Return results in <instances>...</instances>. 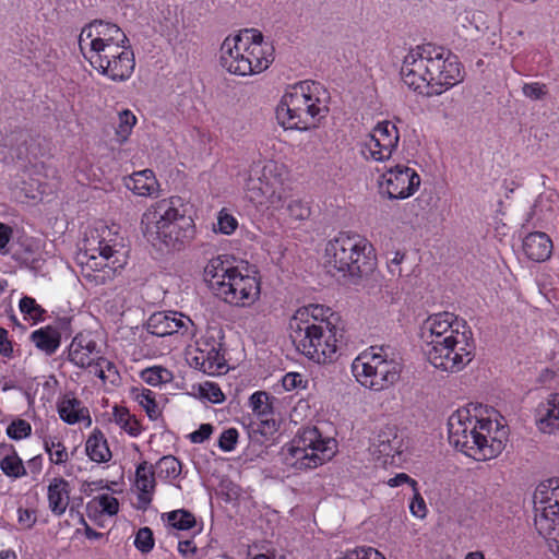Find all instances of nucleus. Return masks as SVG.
<instances>
[{
	"label": "nucleus",
	"instance_id": "e2e57ef3",
	"mask_svg": "<svg viewBox=\"0 0 559 559\" xmlns=\"http://www.w3.org/2000/svg\"><path fill=\"white\" fill-rule=\"evenodd\" d=\"M27 467L32 474L37 475L41 471L43 467V457L41 455H36L27 461Z\"/></svg>",
	"mask_w": 559,
	"mask_h": 559
},
{
	"label": "nucleus",
	"instance_id": "ea45409f",
	"mask_svg": "<svg viewBox=\"0 0 559 559\" xmlns=\"http://www.w3.org/2000/svg\"><path fill=\"white\" fill-rule=\"evenodd\" d=\"M139 404L145 409L150 419L155 420L159 416L158 406L155 402L153 392L151 390L143 389L135 396Z\"/></svg>",
	"mask_w": 559,
	"mask_h": 559
},
{
	"label": "nucleus",
	"instance_id": "de8ad7c7",
	"mask_svg": "<svg viewBox=\"0 0 559 559\" xmlns=\"http://www.w3.org/2000/svg\"><path fill=\"white\" fill-rule=\"evenodd\" d=\"M237 226V219L233 215L228 214L224 210L219 212L217 217V227L222 234L230 235L236 230Z\"/></svg>",
	"mask_w": 559,
	"mask_h": 559
},
{
	"label": "nucleus",
	"instance_id": "49530a36",
	"mask_svg": "<svg viewBox=\"0 0 559 559\" xmlns=\"http://www.w3.org/2000/svg\"><path fill=\"white\" fill-rule=\"evenodd\" d=\"M238 431L236 428H228L224 430L218 438V447L225 452H230L235 449L238 441Z\"/></svg>",
	"mask_w": 559,
	"mask_h": 559
},
{
	"label": "nucleus",
	"instance_id": "bf43d9fd",
	"mask_svg": "<svg viewBox=\"0 0 559 559\" xmlns=\"http://www.w3.org/2000/svg\"><path fill=\"white\" fill-rule=\"evenodd\" d=\"M198 551V547L193 539H185L178 542V552L183 556H193Z\"/></svg>",
	"mask_w": 559,
	"mask_h": 559
},
{
	"label": "nucleus",
	"instance_id": "e433bc0d",
	"mask_svg": "<svg viewBox=\"0 0 559 559\" xmlns=\"http://www.w3.org/2000/svg\"><path fill=\"white\" fill-rule=\"evenodd\" d=\"M69 360L80 368H87L94 359L83 350V343L74 337L69 349Z\"/></svg>",
	"mask_w": 559,
	"mask_h": 559
},
{
	"label": "nucleus",
	"instance_id": "680f3d73",
	"mask_svg": "<svg viewBox=\"0 0 559 559\" xmlns=\"http://www.w3.org/2000/svg\"><path fill=\"white\" fill-rule=\"evenodd\" d=\"M405 258V254L404 253H401L399 251H396L394 253V257L390 260V263H389V269H390V272L394 275V274H397V275H401V269H400V264L402 263V261L404 260Z\"/></svg>",
	"mask_w": 559,
	"mask_h": 559
},
{
	"label": "nucleus",
	"instance_id": "9d476101",
	"mask_svg": "<svg viewBox=\"0 0 559 559\" xmlns=\"http://www.w3.org/2000/svg\"><path fill=\"white\" fill-rule=\"evenodd\" d=\"M123 246L104 237L87 240V247L78 255L83 277L95 285L111 281L119 269L126 264Z\"/></svg>",
	"mask_w": 559,
	"mask_h": 559
},
{
	"label": "nucleus",
	"instance_id": "6e6552de",
	"mask_svg": "<svg viewBox=\"0 0 559 559\" xmlns=\"http://www.w3.org/2000/svg\"><path fill=\"white\" fill-rule=\"evenodd\" d=\"M399 354L390 345H373L352 362V372L365 388L379 392L394 385L401 376Z\"/></svg>",
	"mask_w": 559,
	"mask_h": 559
},
{
	"label": "nucleus",
	"instance_id": "4d7b16f0",
	"mask_svg": "<svg viewBox=\"0 0 559 559\" xmlns=\"http://www.w3.org/2000/svg\"><path fill=\"white\" fill-rule=\"evenodd\" d=\"M386 484L390 486V487H397L400 485H403V484H408L412 486L413 490L416 491V487H417V481L413 478H411L407 474L405 473H400V474H396L394 477L390 478Z\"/></svg>",
	"mask_w": 559,
	"mask_h": 559
},
{
	"label": "nucleus",
	"instance_id": "79ce46f5",
	"mask_svg": "<svg viewBox=\"0 0 559 559\" xmlns=\"http://www.w3.org/2000/svg\"><path fill=\"white\" fill-rule=\"evenodd\" d=\"M134 546L142 554H147L154 548V536L150 527H141L136 532Z\"/></svg>",
	"mask_w": 559,
	"mask_h": 559
},
{
	"label": "nucleus",
	"instance_id": "58836bf2",
	"mask_svg": "<svg viewBox=\"0 0 559 559\" xmlns=\"http://www.w3.org/2000/svg\"><path fill=\"white\" fill-rule=\"evenodd\" d=\"M20 310L34 322L43 321L46 310L32 297L24 296L20 300Z\"/></svg>",
	"mask_w": 559,
	"mask_h": 559
},
{
	"label": "nucleus",
	"instance_id": "7ed1b4c3",
	"mask_svg": "<svg viewBox=\"0 0 559 559\" xmlns=\"http://www.w3.org/2000/svg\"><path fill=\"white\" fill-rule=\"evenodd\" d=\"M142 231L159 250L179 251L193 239L195 226L180 197L162 199L142 215Z\"/></svg>",
	"mask_w": 559,
	"mask_h": 559
},
{
	"label": "nucleus",
	"instance_id": "2f4dec72",
	"mask_svg": "<svg viewBox=\"0 0 559 559\" xmlns=\"http://www.w3.org/2000/svg\"><path fill=\"white\" fill-rule=\"evenodd\" d=\"M167 523L179 531H188L195 526V516L188 510L178 509L165 514Z\"/></svg>",
	"mask_w": 559,
	"mask_h": 559
},
{
	"label": "nucleus",
	"instance_id": "5701e85b",
	"mask_svg": "<svg viewBox=\"0 0 559 559\" xmlns=\"http://www.w3.org/2000/svg\"><path fill=\"white\" fill-rule=\"evenodd\" d=\"M70 484L64 478L55 477L50 481L47 490L48 507L55 515L61 516L66 512L70 501Z\"/></svg>",
	"mask_w": 559,
	"mask_h": 559
},
{
	"label": "nucleus",
	"instance_id": "f03ea898",
	"mask_svg": "<svg viewBox=\"0 0 559 559\" xmlns=\"http://www.w3.org/2000/svg\"><path fill=\"white\" fill-rule=\"evenodd\" d=\"M401 76L409 88L427 96L440 95L463 80L457 57L432 44L417 46L404 57Z\"/></svg>",
	"mask_w": 559,
	"mask_h": 559
},
{
	"label": "nucleus",
	"instance_id": "1a4fd4ad",
	"mask_svg": "<svg viewBox=\"0 0 559 559\" xmlns=\"http://www.w3.org/2000/svg\"><path fill=\"white\" fill-rule=\"evenodd\" d=\"M371 246L359 235L338 234L325 247V267L335 276L341 273L362 276L373 269Z\"/></svg>",
	"mask_w": 559,
	"mask_h": 559
},
{
	"label": "nucleus",
	"instance_id": "603ef678",
	"mask_svg": "<svg viewBox=\"0 0 559 559\" xmlns=\"http://www.w3.org/2000/svg\"><path fill=\"white\" fill-rule=\"evenodd\" d=\"M214 427L211 424H202L198 430L189 435L192 443H203L213 433Z\"/></svg>",
	"mask_w": 559,
	"mask_h": 559
},
{
	"label": "nucleus",
	"instance_id": "a19ab883",
	"mask_svg": "<svg viewBox=\"0 0 559 559\" xmlns=\"http://www.w3.org/2000/svg\"><path fill=\"white\" fill-rule=\"evenodd\" d=\"M173 321V334L179 333L181 335L190 334L193 331V321L181 312L169 311Z\"/></svg>",
	"mask_w": 559,
	"mask_h": 559
},
{
	"label": "nucleus",
	"instance_id": "f257e3e1",
	"mask_svg": "<svg viewBox=\"0 0 559 559\" xmlns=\"http://www.w3.org/2000/svg\"><path fill=\"white\" fill-rule=\"evenodd\" d=\"M419 337L425 357L441 371L459 372L475 356L471 330L452 312L429 316L420 326Z\"/></svg>",
	"mask_w": 559,
	"mask_h": 559
},
{
	"label": "nucleus",
	"instance_id": "c9c22d12",
	"mask_svg": "<svg viewBox=\"0 0 559 559\" xmlns=\"http://www.w3.org/2000/svg\"><path fill=\"white\" fill-rule=\"evenodd\" d=\"M271 396L263 391L253 393L250 396V405L255 416H271L273 414V407L270 402Z\"/></svg>",
	"mask_w": 559,
	"mask_h": 559
},
{
	"label": "nucleus",
	"instance_id": "b1692460",
	"mask_svg": "<svg viewBox=\"0 0 559 559\" xmlns=\"http://www.w3.org/2000/svg\"><path fill=\"white\" fill-rule=\"evenodd\" d=\"M29 340L38 350L51 356L61 344V333L57 328L47 325L33 331Z\"/></svg>",
	"mask_w": 559,
	"mask_h": 559
},
{
	"label": "nucleus",
	"instance_id": "13d9d810",
	"mask_svg": "<svg viewBox=\"0 0 559 559\" xmlns=\"http://www.w3.org/2000/svg\"><path fill=\"white\" fill-rule=\"evenodd\" d=\"M13 354V347L11 342L8 340V331L0 328V355L3 357H11Z\"/></svg>",
	"mask_w": 559,
	"mask_h": 559
},
{
	"label": "nucleus",
	"instance_id": "37998d69",
	"mask_svg": "<svg viewBox=\"0 0 559 559\" xmlns=\"http://www.w3.org/2000/svg\"><path fill=\"white\" fill-rule=\"evenodd\" d=\"M32 432L31 424L24 419L13 420L7 428V435L14 440L28 437Z\"/></svg>",
	"mask_w": 559,
	"mask_h": 559
},
{
	"label": "nucleus",
	"instance_id": "c03bdc74",
	"mask_svg": "<svg viewBox=\"0 0 559 559\" xmlns=\"http://www.w3.org/2000/svg\"><path fill=\"white\" fill-rule=\"evenodd\" d=\"M523 95L532 100L543 99L548 94L547 85L539 82L525 83L522 87Z\"/></svg>",
	"mask_w": 559,
	"mask_h": 559
},
{
	"label": "nucleus",
	"instance_id": "72a5a7b5",
	"mask_svg": "<svg viewBox=\"0 0 559 559\" xmlns=\"http://www.w3.org/2000/svg\"><path fill=\"white\" fill-rule=\"evenodd\" d=\"M0 469L10 478H21L27 474L22 459L16 454L2 457L0 460Z\"/></svg>",
	"mask_w": 559,
	"mask_h": 559
},
{
	"label": "nucleus",
	"instance_id": "ddd939ff",
	"mask_svg": "<svg viewBox=\"0 0 559 559\" xmlns=\"http://www.w3.org/2000/svg\"><path fill=\"white\" fill-rule=\"evenodd\" d=\"M534 524L539 535H556L559 525V478H550L538 485L534 493Z\"/></svg>",
	"mask_w": 559,
	"mask_h": 559
},
{
	"label": "nucleus",
	"instance_id": "09e8293b",
	"mask_svg": "<svg viewBox=\"0 0 559 559\" xmlns=\"http://www.w3.org/2000/svg\"><path fill=\"white\" fill-rule=\"evenodd\" d=\"M100 507V511L108 515H116L119 511V501L117 498L107 493L100 495L95 498Z\"/></svg>",
	"mask_w": 559,
	"mask_h": 559
},
{
	"label": "nucleus",
	"instance_id": "0e129e2a",
	"mask_svg": "<svg viewBox=\"0 0 559 559\" xmlns=\"http://www.w3.org/2000/svg\"><path fill=\"white\" fill-rule=\"evenodd\" d=\"M209 400L213 403H221L224 400V394L217 385L211 384L209 393L206 394Z\"/></svg>",
	"mask_w": 559,
	"mask_h": 559
},
{
	"label": "nucleus",
	"instance_id": "a878e982",
	"mask_svg": "<svg viewBox=\"0 0 559 559\" xmlns=\"http://www.w3.org/2000/svg\"><path fill=\"white\" fill-rule=\"evenodd\" d=\"M126 186L133 193L141 197L155 195L159 188V183L151 169L134 173L126 180Z\"/></svg>",
	"mask_w": 559,
	"mask_h": 559
},
{
	"label": "nucleus",
	"instance_id": "0eeeda50",
	"mask_svg": "<svg viewBox=\"0 0 559 559\" xmlns=\"http://www.w3.org/2000/svg\"><path fill=\"white\" fill-rule=\"evenodd\" d=\"M203 276L210 290L229 305L251 306L260 296L259 280L241 274L226 255L212 258L204 267Z\"/></svg>",
	"mask_w": 559,
	"mask_h": 559
},
{
	"label": "nucleus",
	"instance_id": "338daca9",
	"mask_svg": "<svg viewBox=\"0 0 559 559\" xmlns=\"http://www.w3.org/2000/svg\"><path fill=\"white\" fill-rule=\"evenodd\" d=\"M16 454V451H15V448L10 444V443H5V442H2L0 443V456L1 459L2 457H9L11 455H14Z\"/></svg>",
	"mask_w": 559,
	"mask_h": 559
},
{
	"label": "nucleus",
	"instance_id": "4c0bfd02",
	"mask_svg": "<svg viewBox=\"0 0 559 559\" xmlns=\"http://www.w3.org/2000/svg\"><path fill=\"white\" fill-rule=\"evenodd\" d=\"M277 421L271 416H257V420L250 424V433L261 435L262 437L272 436L277 431Z\"/></svg>",
	"mask_w": 559,
	"mask_h": 559
},
{
	"label": "nucleus",
	"instance_id": "4468645a",
	"mask_svg": "<svg viewBox=\"0 0 559 559\" xmlns=\"http://www.w3.org/2000/svg\"><path fill=\"white\" fill-rule=\"evenodd\" d=\"M90 63L112 81L128 80L135 67L134 53L130 46H108L103 51L85 56Z\"/></svg>",
	"mask_w": 559,
	"mask_h": 559
},
{
	"label": "nucleus",
	"instance_id": "412c9836",
	"mask_svg": "<svg viewBox=\"0 0 559 559\" xmlns=\"http://www.w3.org/2000/svg\"><path fill=\"white\" fill-rule=\"evenodd\" d=\"M536 425L544 433H559V393L550 394L537 408Z\"/></svg>",
	"mask_w": 559,
	"mask_h": 559
},
{
	"label": "nucleus",
	"instance_id": "aec40b11",
	"mask_svg": "<svg viewBox=\"0 0 559 559\" xmlns=\"http://www.w3.org/2000/svg\"><path fill=\"white\" fill-rule=\"evenodd\" d=\"M338 317L332 311L331 308L322 305H308L299 308L295 314L290 318L289 324L299 325H323L329 326L336 325Z\"/></svg>",
	"mask_w": 559,
	"mask_h": 559
},
{
	"label": "nucleus",
	"instance_id": "4be33fe9",
	"mask_svg": "<svg viewBox=\"0 0 559 559\" xmlns=\"http://www.w3.org/2000/svg\"><path fill=\"white\" fill-rule=\"evenodd\" d=\"M523 251L525 255L535 262H544L551 257L552 241L543 231L530 233L523 239Z\"/></svg>",
	"mask_w": 559,
	"mask_h": 559
},
{
	"label": "nucleus",
	"instance_id": "f8f14e48",
	"mask_svg": "<svg viewBox=\"0 0 559 559\" xmlns=\"http://www.w3.org/2000/svg\"><path fill=\"white\" fill-rule=\"evenodd\" d=\"M288 453L296 460L290 463L296 468H316L332 459L335 453V441L322 439L317 427H307L293 439Z\"/></svg>",
	"mask_w": 559,
	"mask_h": 559
},
{
	"label": "nucleus",
	"instance_id": "20e7f679",
	"mask_svg": "<svg viewBox=\"0 0 559 559\" xmlns=\"http://www.w3.org/2000/svg\"><path fill=\"white\" fill-rule=\"evenodd\" d=\"M449 442L477 461H487L502 452L508 429L498 421L478 419L468 409H457L448 419Z\"/></svg>",
	"mask_w": 559,
	"mask_h": 559
},
{
	"label": "nucleus",
	"instance_id": "69168bd1",
	"mask_svg": "<svg viewBox=\"0 0 559 559\" xmlns=\"http://www.w3.org/2000/svg\"><path fill=\"white\" fill-rule=\"evenodd\" d=\"M87 368L90 369L91 373H93L94 376L98 377L100 380L104 381L105 370L103 368V364H100V357L93 360V362Z\"/></svg>",
	"mask_w": 559,
	"mask_h": 559
},
{
	"label": "nucleus",
	"instance_id": "6ab92c4d",
	"mask_svg": "<svg viewBox=\"0 0 559 559\" xmlns=\"http://www.w3.org/2000/svg\"><path fill=\"white\" fill-rule=\"evenodd\" d=\"M246 190L250 201L255 204H269L276 207L283 199L282 182L272 177L271 171H266V169L261 177H250Z\"/></svg>",
	"mask_w": 559,
	"mask_h": 559
},
{
	"label": "nucleus",
	"instance_id": "c85d7f7f",
	"mask_svg": "<svg viewBox=\"0 0 559 559\" xmlns=\"http://www.w3.org/2000/svg\"><path fill=\"white\" fill-rule=\"evenodd\" d=\"M173 321L170 319L169 311H158L150 316L146 329L147 332L156 336H168L173 335Z\"/></svg>",
	"mask_w": 559,
	"mask_h": 559
},
{
	"label": "nucleus",
	"instance_id": "423d86ee",
	"mask_svg": "<svg viewBox=\"0 0 559 559\" xmlns=\"http://www.w3.org/2000/svg\"><path fill=\"white\" fill-rule=\"evenodd\" d=\"M219 61L231 74L246 76L265 71L274 60L273 46L258 29H242L221 45Z\"/></svg>",
	"mask_w": 559,
	"mask_h": 559
},
{
	"label": "nucleus",
	"instance_id": "6e6d98bb",
	"mask_svg": "<svg viewBox=\"0 0 559 559\" xmlns=\"http://www.w3.org/2000/svg\"><path fill=\"white\" fill-rule=\"evenodd\" d=\"M302 383V376L297 372H289L283 377L282 384L286 391L297 389Z\"/></svg>",
	"mask_w": 559,
	"mask_h": 559
},
{
	"label": "nucleus",
	"instance_id": "f3484780",
	"mask_svg": "<svg viewBox=\"0 0 559 559\" xmlns=\"http://www.w3.org/2000/svg\"><path fill=\"white\" fill-rule=\"evenodd\" d=\"M399 141L397 127L389 120H383L378 122L368 134V140H366L361 152L367 159L384 162L390 159L399 145Z\"/></svg>",
	"mask_w": 559,
	"mask_h": 559
},
{
	"label": "nucleus",
	"instance_id": "2eb2a0df",
	"mask_svg": "<svg viewBox=\"0 0 559 559\" xmlns=\"http://www.w3.org/2000/svg\"><path fill=\"white\" fill-rule=\"evenodd\" d=\"M128 41L126 34L118 25L103 20H94L85 25L79 36V47L84 56L100 52L109 45L120 46Z\"/></svg>",
	"mask_w": 559,
	"mask_h": 559
},
{
	"label": "nucleus",
	"instance_id": "cd10ccee",
	"mask_svg": "<svg viewBox=\"0 0 559 559\" xmlns=\"http://www.w3.org/2000/svg\"><path fill=\"white\" fill-rule=\"evenodd\" d=\"M85 452L90 460L96 463H105L111 459L107 440L98 429H95L86 440Z\"/></svg>",
	"mask_w": 559,
	"mask_h": 559
},
{
	"label": "nucleus",
	"instance_id": "3c124183",
	"mask_svg": "<svg viewBox=\"0 0 559 559\" xmlns=\"http://www.w3.org/2000/svg\"><path fill=\"white\" fill-rule=\"evenodd\" d=\"M100 364H103V368L105 370L104 382L108 381L112 384L118 383L120 380V376L116 365L105 357H100Z\"/></svg>",
	"mask_w": 559,
	"mask_h": 559
},
{
	"label": "nucleus",
	"instance_id": "a211bd4d",
	"mask_svg": "<svg viewBox=\"0 0 559 559\" xmlns=\"http://www.w3.org/2000/svg\"><path fill=\"white\" fill-rule=\"evenodd\" d=\"M420 177L407 166L397 165L382 175L381 192L391 200L406 199L419 187Z\"/></svg>",
	"mask_w": 559,
	"mask_h": 559
},
{
	"label": "nucleus",
	"instance_id": "dca6fc26",
	"mask_svg": "<svg viewBox=\"0 0 559 559\" xmlns=\"http://www.w3.org/2000/svg\"><path fill=\"white\" fill-rule=\"evenodd\" d=\"M221 338L207 332L195 343L194 352H189L188 362L194 369L206 374H219L226 368V360L222 354Z\"/></svg>",
	"mask_w": 559,
	"mask_h": 559
},
{
	"label": "nucleus",
	"instance_id": "864d4df0",
	"mask_svg": "<svg viewBox=\"0 0 559 559\" xmlns=\"http://www.w3.org/2000/svg\"><path fill=\"white\" fill-rule=\"evenodd\" d=\"M409 509H411L412 514L417 518L423 519L426 515V511H427L426 503H425L424 498L418 492L417 488H416V491H414V497L409 504Z\"/></svg>",
	"mask_w": 559,
	"mask_h": 559
},
{
	"label": "nucleus",
	"instance_id": "774afa93",
	"mask_svg": "<svg viewBox=\"0 0 559 559\" xmlns=\"http://www.w3.org/2000/svg\"><path fill=\"white\" fill-rule=\"evenodd\" d=\"M80 522L85 526V536L90 539L98 538L102 536V533L93 530L85 521L83 516H81Z\"/></svg>",
	"mask_w": 559,
	"mask_h": 559
},
{
	"label": "nucleus",
	"instance_id": "8fccbe9b",
	"mask_svg": "<svg viewBox=\"0 0 559 559\" xmlns=\"http://www.w3.org/2000/svg\"><path fill=\"white\" fill-rule=\"evenodd\" d=\"M119 120L120 123L117 133L123 139H126L130 134L131 129L136 121V118L131 111L124 110L120 114Z\"/></svg>",
	"mask_w": 559,
	"mask_h": 559
},
{
	"label": "nucleus",
	"instance_id": "9b49d317",
	"mask_svg": "<svg viewBox=\"0 0 559 559\" xmlns=\"http://www.w3.org/2000/svg\"><path fill=\"white\" fill-rule=\"evenodd\" d=\"M289 337L297 350L318 364L331 362L336 357L343 330L336 325L289 324Z\"/></svg>",
	"mask_w": 559,
	"mask_h": 559
},
{
	"label": "nucleus",
	"instance_id": "a18cd8bd",
	"mask_svg": "<svg viewBox=\"0 0 559 559\" xmlns=\"http://www.w3.org/2000/svg\"><path fill=\"white\" fill-rule=\"evenodd\" d=\"M287 212L296 221H305L310 216V207L301 200H292L287 205Z\"/></svg>",
	"mask_w": 559,
	"mask_h": 559
},
{
	"label": "nucleus",
	"instance_id": "473e14b6",
	"mask_svg": "<svg viewBox=\"0 0 559 559\" xmlns=\"http://www.w3.org/2000/svg\"><path fill=\"white\" fill-rule=\"evenodd\" d=\"M141 379L153 386L168 383L173 380V373L162 366H153L141 372Z\"/></svg>",
	"mask_w": 559,
	"mask_h": 559
},
{
	"label": "nucleus",
	"instance_id": "7c9ffc66",
	"mask_svg": "<svg viewBox=\"0 0 559 559\" xmlns=\"http://www.w3.org/2000/svg\"><path fill=\"white\" fill-rule=\"evenodd\" d=\"M154 468L159 478L175 479L181 473V463L174 455H165L156 462Z\"/></svg>",
	"mask_w": 559,
	"mask_h": 559
},
{
	"label": "nucleus",
	"instance_id": "393cba45",
	"mask_svg": "<svg viewBox=\"0 0 559 559\" xmlns=\"http://www.w3.org/2000/svg\"><path fill=\"white\" fill-rule=\"evenodd\" d=\"M58 413L60 418L69 425H74L85 419L91 423L88 408L83 406L82 402L71 394H66L58 403Z\"/></svg>",
	"mask_w": 559,
	"mask_h": 559
},
{
	"label": "nucleus",
	"instance_id": "5fc2aeb1",
	"mask_svg": "<svg viewBox=\"0 0 559 559\" xmlns=\"http://www.w3.org/2000/svg\"><path fill=\"white\" fill-rule=\"evenodd\" d=\"M19 523L25 528H32L36 521V514L33 510L19 508Z\"/></svg>",
	"mask_w": 559,
	"mask_h": 559
},
{
	"label": "nucleus",
	"instance_id": "052dcab7",
	"mask_svg": "<svg viewBox=\"0 0 559 559\" xmlns=\"http://www.w3.org/2000/svg\"><path fill=\"white\" fill-rule=\"evenodd\" d=\"M12 236V228L0 222V252H5V247Z\"/></svg>",
	"mask_w": 559,
	"mask_h": 559
},
{
	"label": "nucleus",
	"instance_id": "39448f33",
	"mask_svg": "<svg viewBox=\"0 0 559 559\" xmlns=\"http://www.w3.org/2000/svg\"><path fill=\"white\" fill-rule=\"evenodd\" d=\"M330 94L319 82L301 81L286 91L276 107V119L286 130H309L326 117Z\"/></svg>",
	"mask_w": 559,
	"mask_h": 559
},
{
	"label": "nucleus",
	"instance_id": "bb28decb",
	"mask_svg": "<svg viewBox=\"0 0 559 559\" xmlns=\"http://www.w3.org/2000/svg\"><path fill=\"white\" fill-rule=\"evenodd\" d=\"M155 468L146 461L141 462L135 471V486L140 491L141 502L148 504L152 501V493L155 489Z\"/></svg>",
	"mask_w": 559,
	"mask_h": 559
},
{
	"label": "nucleus",
	"instance_id": "c756f323",
	"mask_svg": "<svg viewBox=\"0 0 559 559\" xmlns=\"http://www.w3.org/2000/svg\"><path fill=\"white\" fill-rule=\"evenodd\" d=\"M114 421L126 432L132 437L141 433V425L134 416H132L126 407H114Z\"/></svg>",
	"mask_w": 559,
	"mask_h": 559
},
{
	"label": "nucleus",
	"instance_id": "f704fd0d",
	"mask_svg": "<svg viewBox=\"0 0 559 559\" xmlns=\"http://www.w3.org/2000/svg\"><path fill=\"white\" fill-rule=\"evenodd\" d=\"M45 451L49 454L51 463L60 465L68 461L69 455L66 447L57 438H46L44 440Z\"/></svg>",
	"mask_w": 559,
	"mask_h": 559
}]
</instances>
